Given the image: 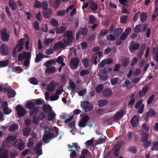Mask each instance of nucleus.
Instances as JSON below:
<instances>
[{"label":"nucleus","instance_id":"79ce46f5","mask_svg":"<svg viewBox=\"0 0 158 158\" xmlns=\"http://www.w3.org/2000/svg\"><path fill=\"white\" fill-rule=\"evenodd\" d=\"M63 58L60 56H59L56 60L57 62L60 64L62 66H64L65 65V64L63 62Z\"/></svg>","mask_w":158,"mask_h":158},{"label":"nucleus","instance_id":"37998d69","mask_svg":"<svg viewBox=\"0 0 158 158\" xmlns=\"http://www.w3.org/2000/svg\"><path fill=\"white\" fill-rule=\"evenodd\" d=\"M147 14L145 13H142L140 15V20L143 22L145 21L147 17Z\"/></svg>","mask_w":158,"mask_h":158},{"label":"nucleus","instance_id":"b1692460","mask_svg":"<svg viewBox=\"0 0 158 158\" xmlns=\"http://www.w3.org/2000/svg\"><path fill=\"white\" fill-rule=\"evenodd\" d=\"M11 70L12 72L17 73H21L23 71V69L19 67H12L11 68Z\"/></svg>","mask_w":158,"mask_h":158},{"label":"nucleus","instance_id":"c85d7f7f","mask_svg":"<svg viewBox=\"0 0 158 158\" xmlns=\"http://www.w3.org/2000/svg\"><path fill=\"white\" fill-rule=\"evenodd\" d=\"M112 93V91L109 89H105L103 93L104 95L106 96H110Z\"/></svg>","mask_w":158,"mask_h":158},{"label":"nucleus","instance_id":"a18cd8bd","mask_svg":"<svg viewBox=\"0 0 158 158\" xmlns=\"http://www.w3.org/2000/svg\"><path fill=\"white\" fill-rule=\"evenodd\" d=\"M31 131L29 128L27 127L24 129L23 130V134L24 136H27L29 135Z\"/></svg>","mask_w":158,"mask_h":158},{"label":"nucleus","instance_id":"a19ab883","mask_svg":"<svg viewBox=\"0 0 158 158\" xmlns=\"http://www.w3.org/2000/svg\"><path fill=\"white\" fill-rule=\"evenodd\" d=\"M35 104V103H33L32 102H28L27 105V107L28 108L30 109H32L34 108Z\"/></svg>","mask_w":158,"mask_h":158},{"label":"nucleus","instance_id":"e433bc0d","mask_svg":"<svg viewBox=\"0 0 158 158\" xmlns=\"http://www.w3.org/2000/svg\"><path fill=\"white\" fill-rule=\"evenodd\" d=\"M43 110L46 112H52V109L49 105H45L43 106Z\"/></svg>","mask_w":158,"mask_h":158},{"label":"nucleus","instance_id":"393cba45","mask_svg":"<svg viewBox=\"0 0 158 158\" xmlns=\"http://www.w3.org/2000/svg\"><path fill=\"white\" fill-rule=\"evenodd\" d=\"M148 89V86H146L142 89V90L139 92V95L141 97H142L145 95Z\"/></svg>","mask_w":158,"mask_h":158},{"label":"nucleus","instance_id":"a878e982","mask_svg":"<svg viewBox=\"0 0 158 158\" xmlns=\"http://www.w3.org/2000/svg\"><path fill=\"white\" fill-rule=\"evenodd\" d=\"M9 5L10 7L13 10H16L17 5L14 2V0H9Z\"/></svg>","mask_w":158,"mask_h":158},{"label":"nucleus","instance_id":"423d86ee","mask_svg":"<svg viewBox=\"0 0 158 158\" xmlns=\"http://www.w3.org/2000/svg\"><path fill=\"white\" fill-rule=\"evenodd\" d=\"M80 60L79 58H73L71 59L69 64V66L73 69H76L79 65Z\"/></svg>","mask_w":158,"mask_h":158},{"label":"nucleus","instance_id":"864d4df0","mask_svg":"<svg viewBox=\"0 0 158 158\" xmlns=\"http://www.w3.org/2000/svg\"><path fill=\"white\" fill-rule=\"evenodd\" d=\"M30 82L34 85H36L38 83V81L35 78H31L29 79Z\"/></svg>","mask_w":158,"mask_h":158},{"label":"nucleus","instance_id":"72a5a7b5","mask_svg":"<svg viewBox=\"0 0 158 158\" xmlns=\"http://www.w3.org/2000/svg\"><path fill=\"white\" fill-rule=\"evenodd\" d=\"M43 58V55L41 53H39L36 55L35 59V62L36 63L39 62Z\"/></svg>","mask_w":158,"mask_h":158},{"label":"nucleus","instance_id":"4c0bfd02","mask_svg":"<svg viewBox=\"0 0 158 158\" xmlns=\"http://www.w3.org/2000/svg\"><path fill=\"white\" fill-rule=\"evenodd\" d=\"M82 63L85 67H87L89 65V60L87 58H84L82 60Z\"/></svg>","mask_w":158,"mask_h":158},{"label":"nucleus","instance_id":"338daca9","mask_svg":"<svg viewBox=\"0 0 158 158\" xmlns=\"http://www.w3.org/2000/svg\"><path fill=\"white\" fill-rule=\"evenodd\" d=\"M65 12L64 10H62L60 11H58L56 13L57 15L59 16H62L65 14Z\"/></svg>","mask_w":158,"mask_h":158},{"label":"nucleus","instance_id":"69168bd1","mask_svg":"<svg viewBox=\"0 0 158 158\" xmlns=\"http://www.w3.org/2000/svg\"><path fill=\"white\" fill-rule=\"evenodd\" d=\"M156 112L152 109H150L148 112V114L149 116H152L156 114Z\"/></svg>","mask_w":158,"mask_h":158},{"label":"nucleus","instance_id":"ea45409f","mask_svg":"<svg viewBox=\"0 0 158 158\" xmlns=\"http://www.w3.org/2000/svg\"><path fill=\"white\" fill-rule=\"evenodd\" d=\"M56 71V69L54 67H49L47 68L45 70L47 73H54Z\"/></svg>","mask_w":158,"mask_h":158},{"label":"nucleus","instance_id":"13d9d810","mask_svg":"<svg viewBox=\"0 0 158 158\" xmlns=\"http://www.w3.org/2000/svg\"><path fill=\"white\" fill-rule=\"evenodd\" d=\"M41 3L38 1H35L34 2V6L36 8H40L41 7Z\"/></svg>","mask_w":158,"mask_h":158},{"label":"nucleus","instance_id":"f257e3e1","mask_svg":"<svg viewBox=\"0 0 158 158\" xmlns=\"http://www.w3.org/2000/svg\"><path fill=\"white\" fill-rule=\"evenodd\" d=\"M64 38L63 39V42H57L54 45L53 48L54 50H56L59 49L64 48L67 45H70L72 43L74 38L71 31L65 32Z\"/></svg>","mask_w":158,"mask_h":158},{"label":"nucleus","instance_id":"58836bf2","mask_svg":"<svg viewBox=\"0 0 158 158\" xmlns=\"http://www.w3.org/2000/svg\"><path fill=\"white\" fill-rule=\"evenodd\" d=\"M158 141H154L153 142L152 146V151H157L158 150Z\"/></svg>","mask_w":158,"mask_h":158},{"label":"nucleus","instance_id":"7c9ffc66","mask_svg":"<svg viewBox=\"0 0 158 158\" xmlns=\"http://www.w3.org/2000/svg\"><path fill=\"white\" fill-rule=\"evenodd\" d=\"M53 52V50L52 48H49L48 49L45 51L46 55L44 56V57L47 58L48 57V56L52 54Z\"/></svg>","mask_w":158,"mask_h":158},{"label":"nucleus","instance_id":"774afa93","mask_svg":"<svg viewBox=\"0 0 158 158\" xmlns=\"http://www.w3.org/2000/svg\"><path fill=\"white\" fill-rule=\"evenodd\" d=\"M127 17L126 15H123L120 18V21L123 23H125L127 20Z\"/></svg>","mask_w":158,"mask_h":158},{"label":"nucleus","instance_id":"bb28decb","mask_svg":"<svg viewBox=\"0 0 158 158\" xmlns=\"http://www.w3.org/2000/svg\"><path fill=\"white\" fill-rule=\"evenodd\" d=\"M20 143L18 145L19 149L20 150H23L25 146V143L21 139H19Z\"/></svg>","mask_w":158,"mask_h":158},{"label":"nucleus","instance_id":"f03ea898","mask_svg":"<svg viewBox=\"0 0 158 158\" xmlns=\"http://www.w3.org/2000/svg\"><path fill=\"white\" fill-rule=\"evenodd\" d=\"M41 129H42L44 131V135L43 137V141L45 142H48L50 139L53 138L57 135L56 131H52L47 133L46 131L48 128V126L45 124H42L40 126Z\"/></svg>","mask_w":158,"mask_h":158},{"label":"nucleus","instance_id":"9d476101","mask_svg":"<svg viewBox=\"0 0 158 158\" xmlns=\"http://www.w3.org/2000/svg\"><path fill=\"white\" fill-rule=\"evenodd\" d=\"M16 110L17 111V114L20 116H22L26 113V111L20 105H18L16 106Z\"/></svg>","mask_w":158,"mask_h":158},{"label":"nucleus","instance_id":"ddd939ff","mask_svg":"<svg viewBox=\"0 0 158 158\" xmlns=\"http://www.w3.org/2000/svg\"><path fill=\"white\" fill-rule=\"evenodd\" d=\"M7 150L5 148H0V158H7Z\"/></svg>","mask_w":158,"mask_h":158},{"label":"nucleus","instance_id":"5701e85b","mask_svg":"<svg viewBox=\"0 0 158 158\" xmlns=\"http://www.w3.org/2000/svg\"><path fill=\"white\" fill-rule=\"evenodd\" d=\"M54 41L53 39H51L45 37L43 41V44L45 45H48Z\"/></svg>","mask_w":158,"mask_h":158},{"label":"nucleus","instance_id":"a211bd4d","mask_svg":"<svg viewBox=\"0 0 158 158\" xmlns=\"http://www.w3.org/2000/svg\"><path fill=\"white\" fill-rule=\"evenodd\" d=\"M42 143L41 142H39L36 145L35 148V150L37 154L39 155L42 154V150L40 147L42 145Z\"/></svg>","mask_w":158,"mask_h":158},{"label":"nucleus","instance_id":"aec40b11","mask_svg":"<svg viewBox=\"0 0 158 158\" xmlns=\"http://www.w3.org/2000/svg\"><path fill=\"white\" fill-rule=\"evenodd\" d=\"M0 50L1 53L4 55H6L8 53V49L4 44H2L1 46Z\"/></svg>","mask_w":158,"mask_h":158},{"label":"nucleus","instance_id":"052dcab7","mask_svg":"<svg viewBox=\"0 0 158 158\" xmlns=\"http://www.w3.org/2000/svg\"><path fill=\"white\" fill-rule=\"evenodd\" d=\"M8 63V61H0V67L6 66Z\"/></svg>","mask_w":158,"mask_h":158},{"label":"nucleus","instance_id":"f3484780","mask_svg":"<svg viewBox=\"0 0 158 158\" xmlns=\"http://www.w3.org/2000/svg\"><path fill=\"white\" fill-rule=\"evenodd\" d=\"M124 112L123 111H120L114 114L113 117V119L115 120L119 119L123 115Z\"/></svg>","mask_w":158,"mask_h":158},{"label":"nucleus","instance_id":"c03bdc74","mask_svg":"<svg viewBox=\"0 0 158 158\" xmlns=\"http://www.w3.org/2000/svg\"><path fill=\"white\" fill-rule=\"evenodd\" d=\"M34 141L31 138H29L28 141L27 143V146L28 147H31L34 145Z\"/></svg>","mask_w":158,"mask_h":158},{"label":"nucleus","instance_id":"412c9836","mask_svg":"<svg viewBox=\"0 0 158 158\" xmlns=\"http://www.w3.org/2000/svg\"><path fill=\"white\" fill-rule=\"evenodd\" d=\"M68 147L69 149V151H71L72 150L70 149V148H72L73 147L78 152L80 150V148L77 145L76 143H72V144L68 145Z\"/></svg>","mask_w":158,"mask_h":158},{"label":"nucleus","instance_id":"7ed1b4c3","mask_svg":"<svg viewBox=\"0 0 158 158\" xmlns=\"http://www.w3.org/2000/svg\"><path fill=\"white\" fill-rule=\"evenodd\" d=\"M17 141L16 137L14 136H8L3 142V145L9 147L14 145Z\"/></svg>","mask_w":158,"mask_h":158},{"label":"nucleus","instance_id":"4be33fe9","mask_svg":"<svg viewBox=\"0 0 158 158\" xmlns=\"http://www.w3.org/2000/svg\"><path fill=\"white\" fill-rule=\"evenodd\" d=\"M52 10L50 9H48L46 10L43 13V15L45 18L49 17L51 15Z\"/></svg>","mask_w":158,"mask_h":158},{"label":"nucleus","instance_id":"cd10ccee","mask_svg":"<svg viewBox=\"0 0 158 158\" xmlns=\"http://www.w3.org/2000/svg\"><path fill=\"white\" fill-rule=\"evenodd\" d=\"M123 32V30L121 28L115 29L114 31V34L115 36H119Z\"/></svg>","mask_w":158,"mask_h":158},{"label":"nucleus","instance_id":"2f4dec72","mask_svg":"<svg viewBox=\"0 0 158 158\" xmlns=\"http://www.w3.org/2000/svg\"><path fill=\"white\" fill-rule=\"evenodd\" d=\"M18 125L16 124H13L10 126L9 130L10 131H13L18 128Z\"/></svg>","mask_w":158,"mask_h":158},{"label":"nucleus","instance_id":"4468645a","mask_svg":"<svg viewBox=\"0 0 158 158\" xmlns=\"http://www.w3.org/2000/svg\"><path fill=\"white\" fill-rule=\"evenodd\" d=\"M138 123V117L137 115L134 116L132 118L131 123L133 127H136Z\"/></svg>","mask_w":158,"mask_h":158},{"label":"nucleus","instance_id":"c9c22d12","mask_svg":"<svg viewBox=\"0 0 158 158\" xmlns=\"http://www.w3.org/2000/svg\"><path fill=\"white\" fill-rule=\"evenodd\" d=\"M56 61L54 60L47 61L45 63V65L47 67H49L56 64Z\"/></svg>","mask_w":158,"mask_h":158},{"label":"nucleus","instance_id":"473e14b6","mask_svg":"<svg viewBox=\"0 0 158 158\" xmlns=\"http://www.w3.org/2000/svg\"><path fill=\"white\" fill-rule=\"evenodd\" d=\"M108 102L106 100H101L98 102V105L100 107H103L108 103Z\"/></svg>","mask_w":158,"mask_h":158},{"label":"nucleus","instance_id":"49530a36","mask_svg":"<svg viewBox=\"0 0 158 158\" xmlns=\"http://www.w3.org/2000/svg\"><path fill=\"white\" fill-rule=\"evenodd\" d=\"M120 145H118L117 146H116L114 147V149L115 150L114 152V155L117 156L118 155L119 153V149L118 148H117L118 147H119Z\"/></svg>","mask_w":158,"mask_h":158},{"label":"nucleus","instance_id":"39448f33","mask_svg":"<svg viewBox=\"0 0 158 158\" xmlns=\"http://www.w3.org/2000/svg\"><path fill=\"white\" fill-rule=\"evenodd\" d=\"M89 119V117L87 115H83L79 122L78 126L80 127H84L86 125V124Z\"/></svg>","mask_w":158,"mask_h":158},{"label":"nucleus","instance_id":"f8f14e48","mask_svg":"<svg viewBox=\"0 0 158 158\" xmlns=\"http://www.w3.org/2000/svg\"><path fill=\"white\" fill-rule=\"evenodd\" d=\"M57 84L56 82L52 81L47 85L48 90L51 92H52L55 89L56 86L57 85Z\"/></svg>","mask_w":158,"mask_h":158},{"label":"nucleus","instance_id":"603ef678","mask_svg":"<svg viewBox=\"0 0 158 158\" xmlns=\"http://www.w3.org/2000/svg\"><path fill=\"white\" fill-rule=\"evenodd\" d=\"M107 39L109 41H111L115 39V37L112 34H110L107 36Z\"/></svg>","mask_w":158,"mask_h":158},{"label":"nucleus","instance_id":"f704fd0d","mask_svg":"<svg viewBox=\"0 0 158 158\" xmlns=\"http://www.w3.org/2000/svg\"><path fill=\"white\" fill-rule=\"evenodd\" d=\"M90 8L92 10H96L98 8L97 4L94 2H91L89 4Z\"/></svg>","mask_w":158,"mask_h":158},{"label":"nucleus","instance_id":"e2e57ef3","mask_svg":"<svg viewBox=\"0 0 158 158\" xmlns=\"http://www.w3.org/2000/svg\"><path fill=\"white\" fill-rule=\"evenodd\" d=\"M141 26L140 25H138L134 28V31L136 33H138L141 31L140 27Z\"/></svg>","mask_w":158,"mask_h":158},{"label":"nucleus","instance_id":"1a4fd4ad","mask_svg":"<svg viewBox=\"0 0 158 158\" xmlns=\"http://www.w3.org/2000/svg\"><path fill=\"white\" fill-rule=\"evenodd\" d=\"M7 103L6 102H3L2 106L3 107V111L4 113L6 114H10L12 110L11 109L8 107Z\"/></svg>","mask_w":158,"mask_h":158},{"label":"nucleus","instance_id":"dca6fc26","mask_svg":"<svg viewBox=\"0 0 158 158\" xmlns=\"http://www.w3.org/2000/svg\"><path fill=\"white\" fill-rule=\"evenodd\" d=\"M139 47V44H136L134 42H132L130 44V50L131 52H133L135 50L137 49Z\"/></svg>","mask_w":158,"mask_h":158},{"label":"nucleus","instance_id":"680f3d73","mask_svg":"<svg viewBox=\"0 0 158 158\" xmlns=\"http://www.w3.org/2000/svg\"><path fill=\"white\" fill-rule=\"evenodd\" d=\"M86 89H84L78 91H77V92L79 96H82L86 93Z\"/></svg>","mask_w":158,"mask_h":158},{"label":"nucleus","instance_id":"3c124183","mask_svg":"<svg viewBox=\"0 0 158 158\" xmlns=\"http://www.w3.org/2000/svg\"><path fill=\"white\" fill-rule=\"evenodd\" d=\"M103 89V86L102 85H98L96 88V91L98 93H100Z\"/></svg>","mask_w":158,"mask_h":158},{"label":"nucleus","instance_id":"6e6d98bb","mask_svg":"<svg viewBox=\"0 0 158 158\" xmlns=\"http://www.w3.org/2000/svg\"><path fill=\"white\" fill-rule=\"evenodd\" d=\"M48 6V4L47 2L44 1L41 4V8L42 9L45 10L46 9Z\"/></svg>","mask_w":158,"mask_h":158},{"label":"nucleus","instance_id":"2eb2a0df","mask_svg":"<svg viewBox=\"0 0 158 158\" xmlns=\"http://www.w3.org/2000/svg\"><path fill=\"white\" fill-rule=\"evenodd\" d=\"M140 133L142 137L141 141L142 142H146L148 139L149 135L145 133L143 130L140 131Z\"/></svg>","mask_w":158,"mask_h":158},{"label":"nucleus","instance_id":"09e8293b","mask_svg":"<svg viewBox=\"0 0 158 158\" xmlns=\"http://www.w3.org/2000/svg\"><path fill=\"white\" fill-rule=\"evenodd\" d=\"M51 24L53 26H56L58 23V21L57 20L54 19H51L50 21Z\"/></svg>","mask_w":158,"mask_h":158},{"label":"nucleus","instance_id":"de8ad7c7","mask_svg":"<svg viewBox=\"0 0 158 158\" xmlns=\"http://www.w3.org/2000/svg\"><path fill=\"white\" fill-rule=\"evenodd\" d=\"M157 16H158V6L155 9V12L152 16V19L154 20Z\"/></svg>","mask_w":158,"mask_h":158},{"label":"nucleus","instance_id":"bf43d9fd","mask_svg":"<svg viewBox=\"0 0 158 158\" xmlns=\"http://www.w3.org/2000/svg\"><path fill=\"white\" fill-rule=\"evenodd\" d=\"M65 27L64 26H61L60 28L56 29V32L60 34L62 33L65 29Z\"/></svg>","mask_w":158,"mask_h":158},{"label":"nucleus","instance_id":"0eeeda50","mask_svg":"<svg viewBox=\"0 0 158 158\" xmlns=\"http://www.w3.org/2000/svg\"><path fill=\"white\" fill-rule=\"evenodd\" d=\"M24 43L23 39L22 38L19 40L18 44L16 45L13 52L14 54H15V52H19L22 51L23 48Z\"/></svg>","mask_w":158,"mask_h":158},{"label":"nucleus","instance_id":"6ab92c4d","mask_svg":"<svg viewBox=\"0 0 158 158\" xmlns=\"http://www.w3.org/2000/svg\"><path fill=\"white\" fill-rule=\"evenodd\" d=\"M56 114L53 111L49 112L48 115V119L49 121H52L55 122V116Z\"/></svg>","mask_w":158,"mask_h":158},{"label":"nucleus","instance_id":"9b49d317","mask_svg":"<svg viewBox=\"0 0 158 158\" xmlns=\"http://www.w3.org/2000/svg\"><path fill=\"white\" fill-rule=\"evenodd\" d=\"M1 38L4 41H7L9 40V36L5 29H4L1 31Z\"/></svg>","mask_w":158,"mask_h":158},{"label":"nucleus","instance_id":"0e129e2a","mask_svg":"<svg viewBox=\"0 0 158 158\" xmlns=\"http://www.w3.org/2000/svg\"><path fill=\"white\" fill-rule=\"evenodd\" d=\"M89 72L87 70H82L80 73V75L81 76H84L85 75L89 73Z\"/></svg>","mask_w":158,"mask_h":158},{"label":"nucleus","instance_id":"20e7f679","mask_svg":"<svg viewBox=\"0 0 158 158\" xmlns=\"http://www.w3.org/2000/svg\"><path fill=\"white\" fill-rule=\"evenodd\" d=\"M18 60L19 61H22L23 59H25L24 64L26 66H27L30 62V55L29 52H23L20 53L18 56Z\"/></svg>","mask_w":158,"mask_h":158},{"label":"nucleus","instance_id":"6e6552de","mask_svg":"<svg viewBox=\"0 0 158 158\" xmlns=\"http://www.w3.org/2000/svg\"><path fill=\"white\" fill-rule=\"evenodd\" d=\"M81 106L85 111L88 112L91 110L93 109V106L87 102H81Z\"/></svg>","mask_w":158,"mask_h":158},{"label":"nucleus","instance_id":"5fc2aeb1","mask_svg":"<svg viewBox=\"0 0 158 158\" xmlns=\"http://www.w3.org/2000/svg\"><path fill=\"white\" fill-rule=\"evenodd\" d=\"M15 95V92L14 90L9 91L8 94V96L9 98L14 97Z\"/></svg>","mask_w":158,"mask_h":158},{"label":"nucleus","instance_id":"8fccbe9b","mask_svg":"<svg viewBox=\"0 0 158 158\" xmlns=\"http://www.w3.org/2000/svg\"><path fill=\"white\" fill-rule=\"evenodd\" d=\"M39 109L38 108L35 107L33 108L31 112L30 115L33 116L36 114L38 112Z\"/></svg>","mask_w":158,"mask_h":158},{"label":"nucleus","instance_id":"4d7b16f0","mask_svg":"<svg viewBox=\"0 0 158 158\" xmlns=\"http://www.w3.org/2000/svg\"><path fill=\"white\" fill-rule=\"evenodd\" d=\"M59 98V96L56 94H55V95H52L50 97V100L52 101L56 100L58 99Z\"/></svg>","mask_w":158,"mask_h":158},{"label":"nucleus","instance_id":"c756f323","mask_svg":"<svg viewBox=\"0 0 158 158\" xmlns=\"http://www.w3.org/2000/svg\"><path fill=\"white\" fill-rule=\"evenodd\" d=\"M153 52L155 55L154 58L156 62H158V49L156 47L153 48Z\"/></svg>","mask_w":158,"mask_h":158}]
</instances>
